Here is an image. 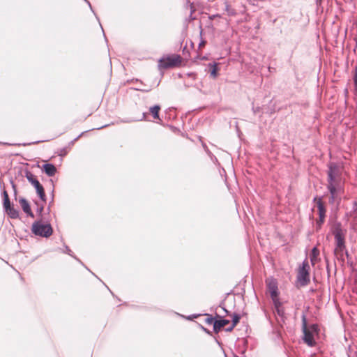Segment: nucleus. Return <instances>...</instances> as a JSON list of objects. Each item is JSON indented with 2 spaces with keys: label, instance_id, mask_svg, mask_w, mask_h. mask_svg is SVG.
I'll return each mask as SVG.
<instances>
[{
  "label": "nucleus",
  "instance_id": "obj_8",
  "mask_svg": "<svg viewBox=\"0 0 357 357\" xmlns=\"http://www.w3.org/2000/svg\"><path fill=\"white\" fill-rule=\"evenodd\" d=\"M309 269L308 262L304 261L302 266L298 270L297 275V280L301 286H306L310 282Z\"/></svg>",
  "mask_w": 357,
  "mask_h": 357
},
{
  "label": "nucleus",
  "instance_id": "obj_12",
  "mask_svg": "<svg viewBox=\"0 0 357 357\" xmlns=\"http://www.w3.org/2000/svg\"><path fill=\"white\" fill-rule=\"evenodd\" d=\"M41 169L48 176H53L56 172V168L52 163H45Z\"/></svg>",
  "mask_w": 357,
  "mask_h": 357
},
{
  "label": "nucleus",
  "instance_id": "obj_28",
  "mask_svg": "<svg viewBox=\"0 0 357 357\" xmlns=\"http://www.w3.org/2000/svg\"><path fill=\"white\" fill-rule=\"evenodd\" d=\"M353 210H354V211H357V202H355L354 203Z\"/></svg>",
  "mask_w": 357,
  "mask_h": 357
},
{
  "label": "nucleus",
  "instance_id": "obj_37",
  "mask_svg": "<svg viewBox=\"0 0 357 357\" xmlns=\"http://www.w3.org/2000/svg\"><path fill=\"white\" fill-rule=\"evenodd\" d=\"M222 309L227 314L228 313V311L224 307H222Z\"/></svg>",
  "mask_w": 357,
  "mask_h": 357
},
{
  "label": "nucleus",
  "instance_id": "obj_31",
  "mask_svg": "<svg viewBox=\"0 0 357 357\" xmlns=\"http://www.w3.org/2000/svg\"><path fill=\"white\" fill-rule=\"evenodd\" d=\"M227 10L229 12V14H231V15H233V14H234V12H233V11H231V12H230V9H229V6H227Z\"/></svg>",
  "mask_w": 357,
  "mask_h": 357
},
{
  "label": "nucleus",
  "instance_id": "obj_24",
  "mask_svg": "<svg viewBox=\"0 0 357 357\" xmlns=\"http://www.w3.org/2000/svg\"><path fill=\"white\" fill-rule=\"evenodd\" d=\"M308 329L314 334L318 332V326L317 324H312L309 327Z\"/></svg>",
  "mask_w": 357,
  "mask_h": 357
},
{
  "label": "nucleus",
  "instance_id": "obj_2",
  "mask_svg": "<svg viewBox=\"0 0 357 357\" xmlns=\"http://www.w3.org/2000/svg\"><path fill=\"white\" fill-rule=\"evenodd\" d=\"M31 232L35 236L48 238L53 234L52 227L50 223L43 224L40 220L35 221L31 226Z\"/></svg>",
  "mask_w": 357,
  "mask_h": 357
},
{
  "label": "nucleus",
  "instance_id": "obj_20",
  "mask_svg": "<svg viewBox=\"0 0 357 357\" xmlns=\"http://www.w3.org/2000/svg\"><path fill=\"white\" fill-rule=\"evenodd\" d=\"M241 317L238 314H234L232 317V325L233 327H235L236 324L239 322Z\"/></svg>",
  "mask_w": 357,
  "mask_h": 357
},
{
  "label": "nucleus",
  "instance_id": "obj_16",
  "mask_svg": "<svg viewBox=\"0 0 357 357\" xmlns=\"http://www.w3.org/2000/svg\"><path fill=\"white\" fill-rule=\"evenodd\" d=\"M209 66L211 67V70H210L211 76L213 78L217 77L218 70V63H210Z\"/></svg>",
  "mask_w": 357,
  "mask_h": 357
},
{
  "label": "nucleus",
  "instance_id": "obj_29",
  "mask_svg": "<svg viewBox=\"0 0 357 357\" xmlns=\"http://www.w3.org/2000/svg\"><path fill=\"white\" fill-rule=\"evenodd\" d=\"M146 116H147V113H146V112H144V113L142 114V119H141V120H142V119H145L146 118Z\"/></svg>",
  "mask_w": 357,
  "mask_h": 357
},
{
  "label": "nucleus",
  "instance_id": "obj_35",
  "mask_svg": "<svg viewBox=\"0 0 357 357\" xmlns=\"http://www.w3.org/2000/svg\"><path fill=\"white\" fill-rule=\"evenodd\" d=\"M322 0H316L317 5L321 4Z\"/></svg>",
  "mask_w": 357,
  "mask_h": 357
},
{
  "label": "nucleus",
  "instance_id": "obj_30",
  "mask_svg": "<svg viewBox=\"0 0 357 357\" xmlns=\"http://www.w3.org/2000/svg\"><path fill=\"white\" fill-rule=\"evenodd\" d=\"M233 325L226 329L227 331H231L234 329Z\"/></svg>",
  "mask_w": 357,
  "mask_h": 357
},
{
  "label": "nucleus",
  "instance_id": "obj_25",
  "mask_svg": "<svg viewBox=\"0 0 357 357\" xmlns=\"http://www.w3.org/2000/svg\"><path fill=\"white\" fill-rule=\"evenodd\" d=\"M84 132H82L79 135H78L76 138H75L73 140H72L70 142V145H73L74 143L81 137L84 135Z\"/></svg>",
  "mask_w": 357,
  "mask_h": 357
},
{
  "label": "nucleus",
  "instance_id": "obj_19",
  "mask_svg": "<svg viewBox=\"0 0 357 357\" xmlns=\"http://www.w3.org/2000/svg\"><path fill=\"white\" fill-rule=\"evenodd\" d=\"M63 253H66V254H68V255L73 257V258H75L76 260H77L78 261H79L80 263L81 261L77 258L73 253L72 250L70 249V248L68 246V245H65L64 246V250L62 251Z\"/></svg>",
  "mask_w": 357,
  "mask_h": 357
},
{
  "label": "nucleus",
  "instance_id": "obj_34",
  "mask_svg": "<svg viewBox=\"0 0 357 357\" xmlns=\"http://www.w3.org/2000/svg\"><path fill=\"white\" fill-rule=\"evenodd\" d=\"M109 126V124H106V125H104V126H101V127L98 128L97 129H98V130H100V129H102V128H105V127H107V126Z\"/></svg>",
  "mask_w": 357,
  "mask_h": 357
},
{
  "label": "nucleus",
  "instance_id": "obj_7",
  "mask_svg": "<svg viewBox=\"0 0 357 357\" xmlns=\"http://www.w3.org/2000/svg\"><path fill=\"white\" fill-rule=\"evenodd\" d=\"M302 318V330L303 332V341L310 347L315 344L314 334L308 329L306 316L303 314Z\"/></svg>",
  "mask_w": 357,
  "mask_h": 357
},
{
  "label": "nucleus",
  "instance_id": "obj_14",
  "mask_svg": "<svg viewBox=\"0 0 357 357\" xmlns=\"http://www.w3.org/2000/svg\"><path fill=\"white\" fill-rule=\"evenodd\" d=\"M160 110V106L155 105L149 108V113L152 115L154 119L160 120L159 117V111Z\"/></svg>",
  "mask_w": 357,
  "mask_h": 357
},
{
  "label": "nucleus",
  "instance_id": "obj_36",
  "mask_svg": "<svg viewBox=\"0 0 357 357\" xmlns=\"http://www.w3.org/2000/svg\"><path fill=\"white\" fill-rule=\"evenodd\" d=\"M109 63H110V65L112 66V56H110L109 53Z\"/></svg>",
  "mask_w": 357,
  "mask_h": 357
},
{
  "label": "nucleus",
  "instance_id": "obj_33",
  "mask_svg": "<svg viewBox=\"0 0 357 357\" xmlns=\"http://www.w3.org/2000/svg\"><path fill=\"white\" fill-rule=\"evenodd\" d=\"M85 1L87 2L88 5L89 6L91 10L93 11V9H92V7H91V3L89 1H88L87 0H84Z\"/></svg>",
  "mask_w": 357,
  "mask_h": 357
},
{
  "label": "nucleus",
  "instance_id": "obj_10",
  "mask_svg": "<svg viewBox=\"0 0 357 357\" xmlns=\"http://www.w3.org/2000/svg\"><path fill=\"white\" fill-rule=\"evenodd\" d=\"M266 282L271 298L277 297L279 294L277 281L273 278H268Z\"/></svg>",
  "mask_w": 357,
  "mask_h": 357
},
{
  "label": "nucleus",
  "instance_id": "obj_3",
  "mask_svg": "<svg viewBox=\"0 0 357 357\" xmlns=\"http://www.w3.org/2000/svg\"><path fill=\"white\" fill-rule=\"evenodd\" d=\"M181 62V56L177 54L163 56L158 61V68L160 70H163L173 68L179 65Z\"/></svg>",
  "mask_w": 357,
  "mask_h": 357
},
{
  "label": "nucleus",
  "instance_id": "obj_27",
  "mask_svg": "<svg viewBox=\"0 0 357 357\" xmlns=\"http://www.w3.org/2000/svg\"><path fill=\"white\" fill-rule=\"evenodd\" d=\"M205 44H206V41L204 40H202L199 44V47H203L205 45Z\"/></svg>",
  "mask_w": 357,
  "mask_h": 357
},
{
  "label": "nucleus",
  "instance_id": "obj_22",
  "mask_svg": "<svg viewBox=\"0 0 357 357\" xmlns=\"http://www.w3.org/2000/svg\"><path fill=\"white\" fill-rule=\"evenodd\" d=\"M205 315L207 317L205 319V323L209 325L212 324H214V318L211 315L208 314H206Z\"/></svg>",
  "mask_w": 357,
  "mask_h": 357
},
{
  "label": "nucleus",
  "instance_id": "obj_5",
  "mask_svg": "<svg viewBox=\"0 0 357 357\" xmlns=\"http://www.w3.org/2000/svg\"><path fill=\"white\" fill-rule=\"evenodd\" d=\"M3 207L4 211L11 219H17L19 218V211L15 209L13 204H11L8 194L6 190L2 191Z\"/></svg>",
  "mask_w": 357,
  "mask_h": 357
},
{
  "label": "nucleus",
  "instance_id": "obj_17",
  "mask_svg": "<svg viewBox=\"0 0 357 357\" xmlns=\"http://www.w3.org/2000/svg\"><path fill=\"white\" fill-rule=\"evenodd\" d=\"M274 313L277 314L281 319L282 322L284 321V310L283 307L274 309Z\"/></svg>",
  "mask_w": 357,
  "mask_h": 357
},
{
  "label": "nucleus",
  "instance_id": "obj_9",
  "mask_svg": "<svg viewBox=\"0 0 357 357\" xmlns=\"http://www.w3.org/2000/svg\"><path fill=\"white\" fill-rule=\"evenodd\" d=\"M313 201L316 202L318 208L319 218L317 220L316 227L319 229L324 222L326 210L321 197H314Z\"/></svg>",
  "mask_w": 357,
  "mask_h": 357
},
{
  "label": "nucleus",
  "instance_id": "obj_15",
  "mask_svg": "<svg viewBox=\"0 0 357 357\" xmlns=\"http://www.w3.org/2000/svg\"><path fill=\"white\" fill-rule=\"evenodd\" d=\"M319 255V250L316 248H313L310 254V261L312 265H314L317 261Z\"/></svg>",
  "mask_w": 357,
  "mask_h": 357
},
{
  "label": "nucleus",
  "instance_id": "obj_11",
  "mask_svg": "<svg viewBox=\"0 0 357 357\" xmlns=\"http://www.w3.org/2000/svg\"><path fill=\"white\" fill-rule=\"evenodd\" d=\"M19 203L23 210V211L26 214L27 216L33 218L34 214L31 211V206L29 202L24 197H20L19 199Z\"/></svg>",
  "mask_w": 357,
  "mask_h": 357
},
{
  "label": "nucleus",
  "instance_id": "obj_32",
  "mask_svg": "<svg viewBox=\"0 0 357 357\" xmlns=\"http://www.w3.org/2000/svg\"><path fill=\"white\" fill-rule=\"evenodd\" d=\"M62 153H63L60 154L61 155H66V153H67V152H66V149H63L62 150Z\"/></svg>",
  "mask_w": 357,
  "mask_h": 357
},
{
  "label": "nucleus",
  "instance_id": "obj_23",
  "mask_svg": "<svg viewBox=\"0 0 357 357\" xmlns=\"http://www.w3.org/2000/svg\"><path fill=\"white\" fill-rule=\"evenodd\" d=\"M35 204L37 205L36 212L39 215H42V213L44 210V206L42 204L39 206L38 202L36 201L35 202Z\"/></svg>",
  "mask_w": 357,
  "mask_h": 357
},
{
  "label": "nucleus",
  "instance_id": "obj_18",
  "mask_svg": "<svg viewBox=\"0 0 357 357\" xmlns=\"http://www.w3.org/2000/svg\"><path fill=\"white\" fill-rule=\"evenodd\" d=\"M271 299H272L273 303L274 309L283 307L282 305V303L280 301L278 296L277 297L271 298Z\"/></svg>",
  "mask_w": 357,
  "mask_h": 357
},
{
  "label": "nucleus",
  "instance_id": "obj_4",
  "mask_svg": "<svg viewBox=\"0 0 357 357\" xmlns=\"http://www.w3.org/2000/svg\"><path fill=\"white\" fill-rule=\"evenodd\" d=\"M333 234L335 241L336 252H342L345 249L344 233L341 228L340 224L335 225L333 229Z\"/></svg>",
  "mask_w": 357,
  "mask_h": 357
},
{
  "label": "nucleus",
  "instance_id": "obj_26",
  "mask_svg": "<svg viewBox=\"0 0 357 357\" xmlns=\"http://www.w3.org/2000/svg\"><path fill=\"white\" fill-rule=\"evenodd\" d=\"M11 184H12V188L14 190L15 195H16V194H17L16 186H15V183H13V181H11Z\"/></svg>",
  "mask_w": 357,
  "mask_h": 357
},
{
  "label": "nucleus",
  "instance_id": "obj_13",
  "mask_svg": "<svg viewBox=\"0 0 357 357\" xmlns=\"http://www.w3.org/2000/svg\"><path fill=\"white\" fill-rule=\"evenodd\" d=\"M229 323V321L227 319H219L215 320L213 325V331L215 333H218L222 328L225 326Z\"/></svg>",
  "mask_w": 357,
  "mask_h": 357
},
{
  "label": "nucleus",
  "instance_id": "obj_1",
  "mask_svg": "<svg viewBox=\"0 0 357 357\" xmlns=\"http://www.w3.org/2000/svg\"><path fill=\"white\" fill-rule=\"evenodd\" d=\"M339 167L335 164H330L328 171V185L327 188L331 196L329 202L333 204L337 198L338 193L341 191V185L339 179Z\"/></svg>",
  "mask_w": 357,
  "mask_h": 357
},
{
  "label": "nucleus",
  "instance_id": "obj_6",
  "mask_svg": "<svg viewBox=\"0 0 357 357\" xmlns=\"http://www.w3.org/2000/svg\"><path fill=\"white\" fill-rule=\"evenodd\" d=\"M25 177L33 185L40 199L45 202L47 199L44 188L36 177L29 170L25 171Z\"/></svg>",
  "mask_w": 357,
  "mask_h": 357
},
{
  "label": "nucleus",
  "instance_id": "obj_21",
  "mask_svg": "<svg viewBox=\"0 0 357 357\" xmlns=\"http://www.w3.org/2000/svg\"><path fill=\"white\" fill-rule=\"evenodd\" d=\"M142 86L137 88L136 89L138 91H144V92H149L151 90V87L145 84H142Z\"/></svg>",
  "mask_w": 357,
  "mask_h": 357
}]
</instances>
